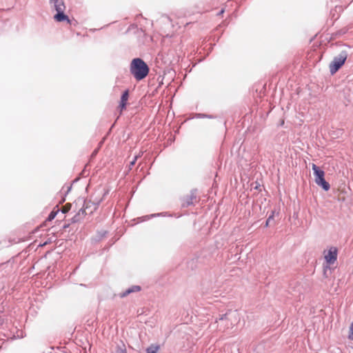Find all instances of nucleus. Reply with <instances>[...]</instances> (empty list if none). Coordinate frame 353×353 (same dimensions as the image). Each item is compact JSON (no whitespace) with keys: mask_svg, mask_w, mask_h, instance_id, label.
I'll list each match as a JSON object with an SVG mask.
<instances>
[{"mask_svg":"<svg viewBox=\"0 0 353 353\" xmlns=\"http://www.w3.org/2000/svg\"><path fill=\"white\" fill-rule=\"evenodd\" d=\"M137 161V157H134V160L130 162V166H133Z\"/></svg>","mask_w":353,"mask_h":353,"instance_id":"nucleus-14","label":"nucleus"},{"mask_svg":"<svg viewBox=\"0 0 353 353\" xmlns=\"http://www.w3.org/2000/svg\"><path fill=\"white\" fill-rule=\"evenodd\" d=\"M312 168L314 171V174L315 176L316 183L318 185L321 186L323 189L325 190V191L329 190L330 188V185L329 183H327L324 179V171L320 170L319 168L314 163L312 164Z\"/></svg>","mask_w":353,"mask_h":353,"instance_id":"nucleus-2","label":"nucleus"},{"mask_svg":"<svg viewBox=\"0 0 353 353\" xmlns=\"http://www.w3.org/2000/svg\"><path fill=\"white\" fill-rule=\"evenodd\" d=\"M223 12H224V10H222L220 12V14H222Z\"/></svg>","mask_w":353,"mask_h":353,"instance_id":"nucleus-17","label":"nucleus"},{"mask_svg":"<svg viewBox=\"0 0 353 353\" xmlns=\"http://www.w3.org/2000/svg\"><path fill=\"white\" fill-rule=\"evenodd\" d=\"M59 210H52L50 214H49L48 216V221H52V219H54L55 218V216H57V213L59 212Z\"/></svg>","mask_w":353,"mask_h":353,"instance_id":"nucleus-13","label":"nucleus"},{"mask_svg":"<svg viewBox=\"0 0 353 353\" xmlns=\"http://www.w3.org/2000/svg\"><path fill=\"white\" fill-rule=\"evenodd\" d=\"M196 201V196L194 195L188 196L185 198L183 199L182 206L183 207H188L190 205H192Z\"/></svg>","mask_w":353,"mask_h":353,"instance_id":"nucleus-8","label":"nucleus"},{"mask_svg":"<svg viewBox=\"0 0 353 353\" xmlns=\"http://www.w3.org/2000/svg\"><path fill=\"white\" fill-rule=\"evenodd\" d=\"M272 217V216H270V217L267 219L266 223H265V226H266V227H268V226H269V222H270V219H271Z\"/></svg>","mask_w":353,"mask_h":353,"instance_id":"nucleus-15","label":"nucleus"},{"mask_svg":"<svg viewBox=\"0 0 353 353\" xmlns=\"http://www.w3.org/2000/svg\"><path fill=\"white\" fill-rule=\"evenodd\" d=\"M141 290V288L139 286H133L131 288L128 289V290H126L122 295L121 296H125L128 294H129L131 292H139Z\"/></svg>","mask_w":353,"mask_h":353,"instance_id":"nucleus-10","label":"nucleus"},{"mask_svg":"<svg viewBox=\"0 0 353 353\" xmlns=\"http://www.w3.org/2000/svg\"><path fill=\"white\" fill-rule=\"evenodd\" d=\"M89 202H85L82 208L72 217V223H77L83 219L87 214L86 210L88 208Z\"/></svg>","mask_w":353,"mask_h":353,"instance_id":"nucleus-5","label":"nucleus"},{"mask_svg":"<svg viewBox=\"0 0 353 353\" xmlns=\"http://www.w3.org/2000/svg\"><path fill=\"white\" fill-rule=\"evenodd\" d=\"M55 9L57 12L64 11L65 6L62 1H59L58 0L56 1L54 3Z\"/></svg>","mask_w":353,"mask_h":353,"instance_id":"nucleus-9","label":"nucleus"},{"mask_svg":"<svg viewBox=\"0 0 353 353\" xmlns=\"http://www.w3.org/2000/svg\"><path fill=\"white\" fill-rule=\"evenodd\" d=\"M338 250L336 247H330L327 252H324V259L328 265L335 263L337 259Z\"/></svg>","mask_w":353,"mask_h":353,"instance_id":"nucleus-4","label":"nucleus"},{"mask_svg":"<svg viewBox=\"0 0 353 353\" xmlns=\"http://www.w3.org/2000/svg\"><path fill=\"white\" fill-rule=\"evenodd\" d=\"M64 11L57 12V14L54 15V18L57 21L61 22L63 21H67L68 23H70V20L68 17L63 12Z\"/></svg>","mask_w":353,"mask_h":353,"instance_id":"nucleus-7","label":"nucleus"},{"mask_svg":"<svg viewBox=\"0 0 353 353\" xmlns=\"http://www.w3.org/2000/svg\"><path fill=\"white\" fill-rule=\"evenodd\" d=\"M347 59L345 53L341 54L339 56L334 58V60L330 64V71L332 74L336 72L344 64Z\"/></svg>","mask_w":353,"mask_h":353,"instance_id":"nucleus-3","label":"nucleus"},{"mask_svg":"<svg viewBox=\"0 0 353 353\" xmlns=\"http://www.w3.org/2000/svg\"><path fill=\"white\" fill-rule=\"evenodd\" d=\"M128 97H129V93H128V90H125L122 96H121V102H120V104H119V108H120V112H121L123 110L125 109L126 108V105H127V101L128 100Z\"/></svg>","mask_w":353,"mask_h":353,"instance_id":"nucleus-6","label":"nucleus"},{"mask_svg":"<svg viewBox=\"0 0 353 353\" xmlns=\"http://www.w3.org/2000/svg\"><path fill=\"white\" fill-rule=\"evenodd\" d=\"M130 71L137 81H141L148 74L149 68L141 59L135 58L131 61Z\"/></svg>","mask_w":353,"mask_h":353,"instance_id":"nucleus-1","label":"nucleus"},{"mask_svg":"<svg viewBox=\"0 0 353 353\" xmlns=\"http://www.w3.org/2000/svg\"><path fill=\"white\" fill-rule=\"evenodd\" d=\"M328 268H329L328 266H325V267L324 268V274H325H325H326V270H327V269Z\"/></svg>","mask_w":353,"mask_h":353,"instance_id":"nucleus-16","label":"nucleus"},{"mask_svg":"<svg viewBox=\"0 0 353 353\" xmlns=\"http://www.w3.org/2000/svg\"><path fill=\"white\" fill-rule=\"evenodd\" d=\"M71 207H72V205L71 203H66L65 205H63L61 208V212L63 213V214H65L67 212H68L70 209H71Z\"/></svg>","mask_w":353,"mask_h":353,"instance_id":"nucleus-12","label":"nucleus"},{"mask_svg":"<svg viewBox=\"0 0 353 353\" xmlns=\"http://www.w3.org/2000/svg\"><path fill=\"white\" fill-rule=\"evenodd\" d=\"M159 349V345H151L147 349V353H157Z\"/></svg>","mask_w":353,"mask_h":353,"instance_id":"nucleus-11","label":"nucleus"}]
</instances>
